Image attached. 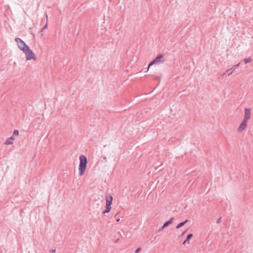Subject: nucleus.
Masks as SVG:
<instances>
[{
	"label": "nucleus",
	"instance_id": "nucleus-1",
	"mask_svg": "<svg viewBox=\"0 0 253 253\" xmlns=\"http://www.w3.org/2000/svg\"><path fill=\"white\" fill-rule=\"evenodd\" d=\"M79 160L80 165L79 169L80 175H83L86 169V164L87 163V159L84 155H81L79 157Z\"/></svg>",
	"mask_w": 253,
	"mask_h": 253
},
{
	"label": "nucleus",
	"instance_id": "nucleus-2",
	"mask_svg": "<svg viewBox=\"0 0 253 253\" xmlns=\"http://www.w3.org/2000/svg\"><path fill=\"white\" fill-rule=\"evenodd\" d=\"M106 207L105 211L102 212L105 214L110 212L111 209V205L113 201V197L110 194H107L105 196Z\"/></svg>",
	"mask_w": 253,
	"mask_h": 253
},
{
	"label": "nucleus",
	"instance_id": "nucleus-3",
	"mask_svg": "<svg viewBox=\"0 0 253 253\" xmlns=\"http://www.w3.org/2000/svg\"><path fill=\"white\" fill-rule=\"evenodd\" d=\"M26 55V60H30L31 59H33L34 60H36V57L33 51L30 49L29 47H27L26 49L23 51Z\"/></svg>",
	"mask_w": 253,
	"mask_h": 253
},
{
	"label": "nucleus",
	"instance_id": "nucleus-4",
	"mask_svg": "<svg viewBox=\"0 0 253 253\" xmlns=\"http://www.w3.org/2000/svg\"><path fill=\"white\" fill-rule=\"evenodd\" d=\"M15 41L16 42L17 46L20 50L23 51L25 49H26L29 46L22 41L20 38H16L15 39Z\"/></svg>",
	"mask_w": 253,
	"mask_h": 253
},
{
	"label": "nucleus",
	"instance_id": "nucleus-5",
	"mask_svg": "<svg viewBox=\"0 0 253 253\" xmlns=\"http://www.w3.org/2000/svg\"><path fill=\"white\" fill-rule=\"evenodd\" d=\"M165 61L164 59V55L160 54L157 56L148 65V69L150 67L154 64H159L161 63H163Z\"/></svg>",
	"mask_w": 253,
	"mask_h": 253
},
{
	"label": "nucleus",
	"instance_id": "nucleus-6",
	"mask_svg": "<svg viewBox=\"0 0 253 253\" xmlns=\"http://www.w3.org/2000/svg\"><path fill=\"white\" fill-rule=\"evenodd\" d=\"M247 125L248 122L243 120L238 128V131L240 132L245 130L247 127Z\"/></svg>",
	"mask_w": 253,
	"mask_h": 253
},
{
	"label": "nucleus",
	"instance_id": "nucleus-7",
	"mask_svg": "<svg viewBox=\"0 0 253 253\" xmlns=\"http://www.w3.org/2000/svg\"><path fill=\"white\" fill-rule=\"evenodd\" d=\"M251 110L248 108L245 109V114L244 116L243 121L248 122L251 118Z\"/></svg>",
	"mask_w": 253,
	"mask_h": 253
},
{
	"label": "nucleus",
	"instance_id": "nucleus-8",
	"mask_svg": "<svg viewBox=\"0 0 253 253\" xmlns=\"http://www.w3.org/2000/svg\"><path fill=\"white\" fill-rule=\"evenodd\" d=\"M233 71H234V70L231 68L230 69H228L222 75V76H224L225 75H227L228 76H230V75H231L232 74Z\"/></svg>",
	"mask_w": 253,
	"mask_h": 253
},
{
	"label": "nucleus",
	"instance_id": "nucleus-9",
	"mask_svg": "<svg viewBox=\"0 0 253 253\" xmlns=\"http://www.w3.org/2000/svg\"><path fill=\"white\" fill-rule=\"evenodd\" d=\"M173 221V218H171L169 220L166 222L163 225V228H165L171 224Z\"/></svg>",
	"mask_w": 253,
	"mask_h": 253
},
{
	"label": "nucleus",
	"instance_id": "nucleus-10",
	"mask_svg": "<svg viewBox=\"0 0 253 253\" xmlns=\"http://www.w3.org/2000/svg\"><path fill=\"white\" fill-rule=\"evenodd\" d=\"M193 236V234H189L187 235L186 239L183 242V244H189V240Z\"/></svg>",
	"mask_w": 253,
	"mask_h": 253
},
{
	"label": "nucleus",
	"instance_id": "nucleus-11",
	"mask_svg": "<svg viewBox=\"0 0 253 253\" xmlns=\"http://www.w3.org/2000/svg\"><path fill=\"white\" fill-rule=\"evenodd\" d=\"M188 220H185L184 221H183V222H180V223H179L177 226H176V228L177 229H178L181 227H182L185 224H186L187 222H188Z\"/></svg>",
	"mask_w": 253,
	"mask_h": 253
},
{
	"label": "nucleus",
	"instance_id": "nucleus-12",
	"mask_svg": "<svg viewBox=\"0 0 253 253\" xmlns=\"http://www.w3.org/2000/svg\"><path fill=\"white\" fill-rule=\"evenodd\" d=\"M13 144L12 141H11V140L9 139V138H8L6 140V141L4 142V144L6 145H11V144Z\"/></svg>",
	"mask_w": 253,
	"mask_h": 253
},
{
	"label": "nucleus",
	"instance_id": "nucleus-13",
	"mask_svg": "<svg viewBox=\"0 0 253 253\" xmlns=\"http://www.w3.org/2000/svg\"><path fill=\"white\" fill-rule=\"evenodd\" d=\"M252 61V58L251 57H249L248 58H246L244 59V62L245 64H247Z\"/></svg>",
	"mask_w": 253,
	"mask_h": 253
},
{
	"label": "nucleus",
	"instance_id": "nucleus-14",
	"mask_svg": "<svg viewBox=\"0 0 253 253\" xmlns=\"http://www.w3.org/2000/svg\"><path fill=\"white\" fill-rule=\"evenodd\" d=\"M240 64H241V62H239L237 64L233 66L232 67H231V68L234 71L237 68L239 67Z\"/></svg>",
	"mask_w": 253,
	"mask_h": 253
},
{
	"label": "nucleus",
	"instance_id": "nucleus-15",
	"mask_svg": "<svg viewBox=\"0 0 253 253\" xmlns=\"http://www.w3.org/2000/svg\"><path fill=\"white\" fill-rule=\"evenodd\" d=\"M19 135V131L18 130L15 129L13 132V136H18Z\"/></svg>",
	"mask_w": 253,
	"mask_h": 253
},
{
	"label": "nucleus",
	"instance_id": "nucleus-16",
	"mask_svg": "<svg viewBox=\"0 0 253 253\" xmlns=\"http://www.w3.org/2000/svg\"><path fill=\"white\" fill-rule=\"evenodd\" d=\"M47 28V23L44 26V27L42 28V31H41V32H42V31L45 29H46Z\"/></svg>",
	"mask_w": 253,
	"mask_h": 253
},
{
	"label": "nucleus",
	"instance_id": "nucleus-17",
	"mask_svg": "<svg viewBox=\"0 0 253 253\" xmlns=\"http://www.w3.org/2000/svg\"><path fill=\"white\" fill-rule=\"evenodd\" d=\"M141 250V248H137L135 251V253H138Z\"/></svg>",
	"mask_w": 253,
	"mask_h": 253
},
{
	"label": "nucleus",
	"instance_id": "nucleus-18",
	"mask_svg": "<svg viewBox=\"0 0 253 253\" xmlns=\"http://www.w3.org/2000/svg\"><path fill=\"white\" fill-rule=\"evenodd\" d=\"M14 136H12L10 137L9 138V139L11 140V141L13 140L14 139Z\"/></svg>",
	"mask_w": 253,
	"mask_h": 253
},
{
	"label": "nucleus",
	"instance_id": "nucleus-19",
	"mask_svg": "<svg viewBox=\"0 0 253 253\" xmlns=\"http://www.w3.org/2000/svg\"><path fill=\"white\" fill-rule=\"evenodd\" d=\"M221 218L220 217L219 218H218L216 221L217 223H219L220 222V221H221Z\"/></svg>",
	"mask_w": 253,
	"mask_h": 253
},
{
	"label": "nucleus",
	"instance_id": "nucleus-20",
	"mask_svg": "<svg viewBox=\"0 0 253 253\" xmlns=\"http://www.w3.org/2000/svg\"><path fill=\"white\" fill-rule=\"evenodd\" d=\"M55 252H56V249H55L51 250V252L52 253H55Z\"/></svg>",
	"mask_w": 253,
	"mask_h": 253
},
{
	"label": "nucleus",
	"instance_id": "nucleus-21",
	"mask_svg": "<svg viewBox=\"0 0 253 253\" xmlns=\"http://www.w3.org/2000/svg\"><path fill=\"white\" fill-rule=\"evenodd\" d=\"M120 221V219H117V222H119Z\"/></svg>",
	"mask_w": 253,
	"mask_h": 253
},
{
	"label": "nucleus",
	"instance_id": "nucleus-22",
	"mask_svg": "<svg viewBox=\"0 0 253 253\" xmlns=\"http://www.w3.org/2000/svg\"><path fill=\"white\" fill-rule=\"evenodd\" d=\"M164 228H163V226L162 227L161 229H160V230H162L164 229Z\"/></svg>",
	"mask_w": 253,
	"mask_h": 253
},
{
	"label": "nucleus",
	"instance_id": "nucleus-23",
	"mask_svg": "<svg viewBox=\"0 0 253 253\" xmlns=\"http://www.w3.org/2000/svg\"><path fill=\"white\" fill-rule=\"evenodd\" d=\"M47 18H48L47 15L46 14V19H47Z\"/></svg>",
	"mask_w": 253,
	"mask_h": 253
},
{
	"label": "nucleus",
	"instance_id": "nucleus-24",
	"mask_svg": "<svg viewBox=\"0 0 253 253\" xmlns=\"http://www.w3.org/2000/svg\"><path fill=\"white\" fill-rule=\"evenodd\" d=\"M186 231H184L182 233V234H184L185 233Z\"/></svg>",
	"mask_w": 253,
	"mask_h": 253
}]
</instances>
